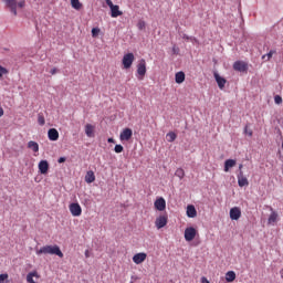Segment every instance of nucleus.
Listing matches in <instances>:
<instances>
[{
	"instance_id": "1",
	"label": "nucleus",
	"mask_w": 283,
	"mask_h": 283,
	"mask_svg": "<svg viewBox=\"0 0 283 283\" xmlns=\"http://www.w3.org/2000/svg\"><path fill=\"white\" fill-rule=\"evenodd\" d=\"M36 255H57V258H63V252L59 245H44L36 250Z\"/></svg>"
},
{
	"instance_id": "2",
	"label": "nucleus",
	"mask_w": 283,
	"mask_h": 283,
	"mask_svg": "<svg viewBox=\"0 0 283 283\" xmlns=\"http://www.w3.org/2000/svg\"><path fill=\"white\" fill-rule=\"evenodd\" d=\"M106 6L111 8V17L113 19H117V17H123V11H120V7L118 4H114L112 0H105Z\"/></svg>"
},
{
	"instance_id": "3",
	"label": "nucleus",
	"mask_w": 283,
	"mask_h": 283,
	"mask_svg": "<svg viewBox=\"0 0 283 283\" xmlns=\"http://www.w3.org/2000/svg\"><path fill=\"white\" fill-rule=\"evenodd\" d=\"M145 74H147V62L145 61V59H142L137 64L138 81H143V78H145Z\"/></svg>"
},
{
	"instance_id": "4",
	"label": "nucleus",
	"mask_w": 283,
	"mask_h": 283,
	"mask_svg": "<svg viewBox=\"0 0 283 283\" xmlns=\"http://www.w3.org/2000/svg\"><path fill=\"white\" fill-rule=\"evenodd\" d=\"M69 211L74 218H78L83 213V208H81V205L78 202L70 203Z\"/></svg>"
},
{
	"instance_id": "5",
	"label": "nucleus",
	"mask_w": 283,
	"mask_h": 283,
	"mask_svg": "<svg viewBox=\"0 0 283 283\" xmlns=\"http://www.w3.org/2000/svg\"><path fill=\"white\" fill-rule=\"evenodd\" d=\"M135 59L136 57L134 56V53L125 54L122 60L124 70H129V67H132V65L134 64Z\"/></svg>"
},
{
	"instance_id": "6",
	"label": "nucleus",
	"mask_w": 283,
	"mask_h": 283,
	"mask_svg": "<svg viewBox=\"0 0 283 283\" xmlns=\"http://www.w3.org/2000/svg\"><path fill=\"white\" fill-rule=\"evenodd\" d=\"M198 231L193 227L186 228L185 230V240L186 242H191L192 240L196 239V234Z\"/></svg>"
},
{
	"instance_id": "7",
	"label": "nucleus",
	"mask_w": 283,
	"mask_h": 283,
	"mask_svg": "<svg viewBox=\"0 0 283 283\" xmlns=\"http://www.w3.org/2000/svg\"><path fill=\"white\" fill-rule=\"evenodd\" d=\"M233 70L235 72H247L249 70V64L244 61H237L233 63Z\"/></svg>"
},
{
	"instance_id": "8",
	"label": "nucleus",
	"mask_w": 283,
	"mask_h": 283,
	"mask_svg": "<svg viewBox=\"0 0 283 283\" xmlns=\"http://www.w3.org/2000/svg\"><path fill=\"white\" fill-rule=\"evenodd\" d=\"M134 136V132L132 128H124L119 135V139L123 142L132 140V137Z\"/></svg>"
},
{
	"instance_id": "9",
	"label": "nucleus",
	"mask_w": 283,
	"mask_h": 283,
	"mask_svg": "<svg viewBox=\"0 0 283 283\" xmlns=\"http://www.w3.org/2000/svg\"><path fill=\"white\" fill-rule=\"evenodd\" d=\"M38 168L42 176H46V174L50 171V163H48V160H41L38 164Z\"/></svg>"
},
{
	"instance_id": "10",
	"label": "nucleus",
	"mask_w": 283,
	"mask_h": 283,
	"mask_svg": "<svg viewBox=\"0 0 283 283\" xmlns=\"http://www.w3.org/2000/svg\"><path fill=\"white\" fill-rule=\"evenodd\" d=\"M155 209H157V211H165V209H167V201H165V198L160 197L156 199Z\"/></svg>"
},
{
	"instance_id": "11",
	"label": "nucleus",
	"mask_w": 283,
	"mask_h": 283,
	"mask_svg": "<svg viewBox=\"0 0 283 283\" xmlns=\"http://www.w3.org/2000/svg\"><path fill=\"white\" fill-rule=\"evenodd\" d=\"M237 178H238L239 187H249V179H247V177H244L243 171H239V174L237 175Z\"/></svg>"
},
{
	"instance_id": "12",
	"label": "nucleus",
	"mask_w": 283,
	"mask_h": 283,
	"mask_svg": "<svg viewBox=\"0 0 283 283\" xmlns=\"http://www.w3.org/2000/svg\"><path fill=\"white\" fill-rule=\"evenodd\" d=\"M145 260H147V253H145V252L136 253V254L133 256V262H134L135 264H143V262H145Z\"/></svg>"
},
{
	"instance_id": "13",
	"label": "nucleus",
	"mask_w": 283,
	"mask_h": 283,
	"mask_svg": "<svg viewBox=\"0 0 283 283\" xmlns=\"http://www.w3.org/2000/svg\"><path fill=\"white\" fill-rule=\"evenodd\" d=\"M230 218L232 220H238L239 218H242V210L239 207H233L230 209Z\"/></svg>"
},
{
	"instance_id": "14",
	"label": "nucleus",
	"mask_w": 283,
	"mask_h": 283,
	"mask_svg": "<svg viewBox=\"0 0 283 283\" xmlns=\"http://www.w3.org/2000/svg\"><path fill=\"white\" fill-rule=\"evenodd\" d=\"M155 227L157 229H163L167 227V216H159L155 221Z\"/></svg>"
},
{
	"instance_id": "15",
	"label": "nucleus",
	"mask_w": 283,
	"mask_h": 283,
	"mask_svg": "<svg viewBox=\"0 0 283 283\" xmlns=\"http://www.w3.org/2000/svg\"><path fill=\"white\" fill-rule=\"evenodd\" d=\"M12 14L17 17V0H3Z\"/></svg>"
},
{
	"instance_id": "16",
	"label": "nucleus",
	"mask_w": 283,
	"mask_h": 283,
	"mask_svg": "<svg viewBox=\"0 0 283 283\" xmlns=\"http://www.w3.org/2000/svg\"><path fill=\"white\" fill-rule=\"evenodd\" d=\"M214 78L217 81V85L219 87V90H224V85H227V80L222 76H220V74L214 73Z\"/></svg>"
},
{
	"instance_id": "17",
	"label": "nucleus",
	"mask_w": 283,
	"mask_h": 283,
	"mask_svg": "<svg viewBox=\"0 0 283 283\" xmlns=\"http://www.w3.org/2000/svg\"><path fill=\"white\" fill-rule=\"evenodd\" d=\"M48 138L52 142L59 140V130H56V128H50L48 132Z\"/></svg>"
},
{
	"instance_id": "18",
	"label": "nucleus",
	"mask_w": 283,
	"mask_h": 283,
	"mask_svg": "<svg viewBox=\"0 0 283 283\" xmlns=\"http://www.w3.org/2000/svg\"><path fill=\"white\" fill-rule=\"evenodd\" d=\"M270 211H272L268 219V224L275 226L277 222L279 214L273 210V208H270Z\"/></svg>"
},
{
	"instance_id": "19",
	"label": "nucleus",
	"mask_w": 283,
	"mask_h": 283,
	"mask_svg": "<svg viewBox=\"0 0 283 283\" xmlns=\"http://www.w3.org/2000/svg\"><path fill=\"white\" fill-rule=\"evenodd\" d=\"M28 149H31L33 154H39V143L34 140H30L28 143Z\"/></svg>"
},
{
	"instance_id": "20",
	"label": "nucleus",
	"mask_w": 283,
	"mask_h": 283,
	"mask_svg": "<svg viewBox=\"0 0 283 283\" xmlns=\"http://www.w3.org/2000/svg\"><path fill=\"white\" fill-rule=\"evenodd\" d=\"M187 216L188 218H196V216H198V211L196 210V207L189 205L187 207Z\"/></svg>"
},
{
	"instance_id": "21",
	"label": "nucleus",
	"mask_w": 283,
	"mask_h": 283,
	"mask_svg": "<svg viewBox=\"0 0 283 283\" xmlns=\"http://www.w3.org/2000/svg\"><path fill=\"white\" fill-rule=\"evenodd\" d=\"M94 180H96V176L94 175V171L92 170L87 171L85 176V182H87L88 185H92Z\"/></svg>"
},
{
	"instance_id": "22",
	"label": "nucleus",
	"mask_w": 283,
	"mask_h": 283,
	"mask_svg": "<svg viewBox=\"0 0 283 283\" xmlns=\"http://www.w3.org/2000/svg\"><path fill=\"white\" fill-rule=\"evenodd\" d=\"M175 81L178 83V85H180V83H185V72H177L175 75Z\"/></svg>"
},
{
	"instance_id": "23",
	"label": "nucleus",
	"mask_w": 283,
	"mask_h": 283,
	"mask_svg": "<svg viewBox=\"0 0 283 283\" xmlns=\"http://www.w3.org/2000/svg\"><path fill=\"white\" fill-rule=\"evenodd\" d=\"M85 134L88 138H92L94 136V126L92 124H86Z\"/></svg>"
},
{
	"instance_id": "24",
	"label": "nucleus",
	"mask_w": 283,
	"mask_h": 283,
	"mask_svg": "<svg viewBox=\"0 0 283 283\" xmlns=\"http://www.w3.org/2000/svg\"><path fill=\"white\" fill-rule=\"evenodd\" d=\"M235 167V160L234 159H228L224 161V171H229V169Z\"/></svg>"
},
{
	"instance_id": "25",
	"label": "nucleus",
	"mask_w": 283,
	"mask_h": 283,
	"mask_svg": "<svg viewBox=\"0 0 283 283\" xmlns=\"http://www.w3.org/2000/svg\"><path fill=\"white\" fill-rule=\"evenodd\" d=\"M235 281V272L229 271L226 273V282H234Z\"/></svg>"
},
{
	"instance_id": "26",
	"label": "nucleus",
	"mask_w": 283,
	"mask_h": 283,
	"mask_svg": "<svg viewBox=\"0 0 283 283\" xmlns=\"http://www.w3.org/2000/svg\"><path fill=\"white\" fill-rule=\"evenodd\" d=\"M71 6L74 10H81L83 8V3L80 0H71Z\"/></svg>"
},
{
	"instance_id": "27",
	"label": "nucleus",
	"mask_w": 283,
	"mask_h": 283,
	"mask_svg": "<svg viewBox=\"0 0 283 283\" xmlns=\"http://www.w3.org/2000/svg\"><path fill=\"white\" fill-rule=\"evenodd\" d=\"M167 142L168 143H174V140H176V138H178V135H176V133L170 132L166 135Z\"/></svg>"
},
{
	"instance_id": "28",
	"label": "nucleus",
	"mask_w": 283,
	"mask_h": 283,
	"mask_svg": "<svg viewBox=\"0 0 283 283\" xmlns=\"http://www.w3.org/2000/svg\"><path fill=\"white\" fill-rule=\"evenodd\" d=\"M175 176H177V178H179L180 180H182V178H185V169H182V168H177V170L175 171Z\"/></svg>"
},
{
	"instance_id": "29",
	"label": "nucleus",
	"mask_w": 283,
	"mask_h": 283,
	"mask_svg": "<svg viewBox=\"0 0 283 283\" xmlns=\"http://www.w3.org/2000/svg\"><path fill=\"white\" fill-rule=\"evenodd\" d=\"M275 54V51L271 50L268 54L262 55L263 61H271L273 59V55Z\"/></svg>"
},
{
	"instance_id": "30",
	"label": "nucleus",
	"mask_w": 283,
	"mask_h": 283,
	"mask_svg": "<svg viewBox=\"0 0 283 283\" xmlns=\"http://www.w3.org/2000/svg\"><path fill=\"white\" fill-rule=\"evenodd\" d=\"M124 149L125 148L123 147V145L117 144V145H115L114 151H115V154H123Z\"/></svg>"
},
{
	"instance_id": "31",
	"label": "nucleus",
	"mask_w": 283,
	"mask_h": 283,
	"mask_svg": "<svg viewBox=\"0 0 283 283\" xmlns=\"http://www.w3.org/2000/svg\"><path fill=\"white\" fill-rule=\"evenodd\" d=\"M98 34H101V29L99 28H93L92 29L93 39H96V36H98Z\"/></svg>"
},
{
	"instance_id": "32",
	"label": "nucleus",
	"mask_w": 283,
	"mask_h": 283,
	"mask_svg": "<svg viewBox=\"0 0 283 283\" xmlns=\"http://www.w3.org/2000/svg\"><path fill=\"white\" fill-rule=\"evenodd\" d=\"M38 123L41 126L45 125V117L43 116V114L38 115Z\"/></svg>"
},
{
	"instance_id": "33",
	"label": "nucleus",
	"mask_w": 283,
	"mask_h": 283,
	"mask_svg": "<svg viewBox=\"0 0 283 283\" xmlns=\"http://www.w3.org/2000/svg\"><path fill=\"white\" fill-rule=\"evenodd\" d=\"M8 273L0 274V283H8Z\"/></svg>"
},
{
	"instance_id": "34",
	"label": "nucleus",
	"mask_w": 283,
	"mask_h": 283,
	"mask_svg": "<svg viewBox=\"0 0 283 283\" xmlns=\"http://www.w3.org/2000/svg\"><path fill=\"white\" fill-rule=\"evenodd\" d=\"M274 103H275L276 105H282V96L275 95V96H274Z\"/></svg>"
},
{
	"instance_id": "35",
	"label": "nucleus",
	"mask_w": 283,
	"mask_h": 283,
	"mask_svg": "<svg viewBox=\"0 0 283 283\" xmlns=\"http://www.w3.org/2000/svg\"><path fill=\"white\" fill-rule=\"evenodd\" d=\"M3 74H8V69L0 65V78L3 76Z\"/></svg>"
},
{
	"instance_id": "36",
	"label": "nucleus",
	"mask_w": 283,
	"mask_h": 283,
	"mask_svg": "<svg viewBox=\"0 0 283 283\" xmlns=\"http://www.w3.org/2000/svg\"><path fill=\"white\" fill-rule=\"evenodd\" d=\"M137 27H138V30H145V21H139Z\"/></svg>"
},
{
	"instance_id": "37",
	"label": "nucleus",
	"mask_w": 283,
	"mask_h": 283,
	"mask_svg": "<svg viewBox=\"0 0 283 283\" xmlns=\"http://www.w3.org/2000/svg\"><path fill=\"white\" fill-rule=\"evenodd\" d=\"M18 8H25V0H22L17 3Z\"/></svg>"
},
{
	"instance_id": "38",
	"label": "nucleus",
	"mask_w": 283,
	"mask_h": 283,
	"mask_svg": "<svg viewBox=\"0 0 283 283\" xmlns=\"http://www.w3.org/2000/svg\"><path fill=\"white\" fill-rule=\"evenodd\" d=\"M180 52V49L178 46H172V54H178Z\"/></svg>"
},
{
	"instance_id": "39",
	"label": "nucleus",
	"mask_w": 283,
	"mask_h": 283,
	"mask_svg": "<svg viewBox=\"0 0 283 283\" xmlns=\"http://www.w3.org/2000/svg\"><path fill=\"white\" fill-rule=\"evenodd\" d=\"M56 72H59V70L56 67H54L50 71V74H52V76H54V74H56Z\"/></svg>"
},
{
	"instance_id": "40",
	"label": "nucleus",
	"mask_w": 283,
	"mask_h": 283,
	"mask_svg": "<svg viewBox=\"0 0 283 283\" xmlns=\"http://www.w3.org/2000/svg\"><path fill=\"white\" fill-rule=\"evenodd\" d=\"M65 160H66L65 157H60V158L57 159V163H60V165H61V164L65 163Z\"/></svg>"
},
{
	"instance_id": "41",
	"label": "nucleus",
	"mask_w": 283,
	"mask_h": 283,
	"mask_svg": "<svg viewBox=\"0 0 283 283\" xmlns=\"http://www.w3.org/2000/svg\"><path fill=\"white\" fill-rule=\"evenodd\" d=\"M201 283H211V282H209V280L206 276H202L201 277Z\"/></svg>"
},
{
	"instance_id": "42",
	"label": "nucleus",
	"mask_w": 283,
	"mask_h": 283,
	"mask_svg": "<svg viewBox=\"0 0 283 283\" xmlns=\"http://www.w3.org/2000/svg\"><path fill=\"white\" fill-rule=\"evenodd\" d=\"M184 39H185L186 41L191 40V38H190L189 35H187V34H184Z\"/></svg>"
},
{
	"instance_id": "43",
	"label": "nucleus",
	"mask_w": 283,
	"mask_h": 283,
	"mask_svg": "<svg viewBox=\"0 0 283 283\" xmlns=\"http://www.w3.org/2000/svg\"><path fill=\"white\" fill-rule=\"evenodd\" d=\"M107 143H116V140H114V138L109 137V138L107 139Z\"/></svg>"
},
{
	"instance_id": "44",
	"label": "nucleus",
	"mask_w": 283,
	"mask_h": 283,
	"mask_svg": "<svg viewBox=\"0 0 283 283\" xmlns=\"http://www.w3.org/2000/svg\"><path fill=\"white\" fill-rule=\"evenodd\" d=\"M84 255L85 258H90V250H86Z\"/></svg>"
},
{
	"instance_id": "45",
	"label": "nucleus",
	"mask_w": 283,
	"mask_h": 283,
	"mask_svg": "<svg viewBox=\"0 0 283 283\" xmlns=\"http://www.w3.org/2000/svg\"><path fill=\"white\" fill-rule=\"evenodd\" d=\"M3 116V109L0 107V117Z\"/></svg>"
},
{
	"instance_id": "46",
	"label": "nucleus",
	"mask_w": 283,
	"mask_h": 283,
	"mask_svg": "<svg viewBox=\"0 0 283 283\" xmlns=\"http://www.w3.org/2000/svg\"><path fill=\"white\" fill-rule=\"evenodd\" d=\"M242 167H244L242 164L239 165V170L242 171Z\"/></svg>"
},
{
	"instance_id": "47",
	"label": "nucleus",
	"mask_w": 283,
	"mask_h": 283,
	"mask_svg": "<svg viewBox=\"0 0 283 283\" xmlns=\"http://www.w3.org/2000/svg\"><path fill=\"white\" fill-rule=\"evenodd\" d=\"M249 136H253V132H250V133H249Z\"/></svg>"
}]
</instances>
